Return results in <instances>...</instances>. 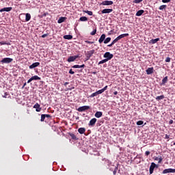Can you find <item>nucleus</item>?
Segmentation results:
<instances>
[{"label":"nucleus","instance_id":"obj_62","mask_svg":"<svg viewBox=\"0 0 175 175\" xmlns=\"http://www.w3.org/2000/svg\"><path fill=\"white\" fill-rule=\"evenodd\" d=\"M92 75H96V71L93 72Z\"/></svg>","mask_w":175,"mask_h":175},{"label":"nucleus","instance_id":"obj_37","mask_svg":"<svg viewBox=\"0 0 175 175\" xmlns=\"http://www.w3.org/2000/svg\"><path fill=\"white\" fill-rule=\"evenodd\" d=\"M90 35L94 36V35H96V29H94L91 33Z\"/></svg>","mask_w":175,"mask_h":175},{"label":"nucleus","instance_id":"obj_16","mask_svg":"<svg viewBox=\"0 0 175 175\" xmlns=\"http://www.w3.org/2000/svg\"><path fill=\"white\" fill-rule=\"evenodd\" d=\"M157 42H159V38L152 39L149 41L150 44H155Z\"/></svg>","mask_w":175,"mask_h":175},{"label":"nucleus","instance_id":"obj_10","mask_svg":"<svg viewBox=\"0 0 175 175\" xmlns=\"http://www.w3.org/2000/svg\"><path fill=\"white\" fill-rule=\"evenodd\" d=\"M96 121H97V120L95 118L90 120V121L88 124L89 126H94L95 125V124H96Z\"/></svg>","mask_w":175,"mask_h":175},{"label":"nucleus","instance_id":"obj_60","mask_svg":"<svg viewBox=\"0 0 175 175\" xmlns=\"http://www.w3.org/2000/svg\"><path fill=\"white\" fill-rule=\"evenodd\" d=\"M2 12H4V11H3V8H2V9L0 10V13H2Z\"/></svg>","mask_w":175,"mask_h":175},{"label":"nucleus","instance_id":"obj_54","mask_svg":"<svg viewBox=\"0 0 175 175\" xmlns=\"http://www.w3.org/2000/svg\"><path fill=\"white\" fill-rule=\"evenodd\" d=\"M31 81H33L31 78H30L28 81H27V83L29 84V83H31Z\"/></svg>","mask_w":175,"mask_h":175},{"label":"nucleus","instance_id":"obj_34","mask_svg":"<svg viewBox=\"0 0 175 175\" xmlns=\"http://www.w3.org/2000/svg\"><path fill=\"white\" fill-rule=\"evenodd\" d=\"M108 60L107 59H104L98 62V65H100L102 64H105V62H107Z\"/></svg>","mask_w":175,"mask_h":175},{"label":"nucleus","instance_id":"obj_40","mask_svg":"<svg viewBox=\"0 0 175 175\" xmlns=\"http://www.w3.org/2000/svg\"><path fill=\"white\" fill-rule=\"evenodd\" d=\"M5 44L9 45V43H6V42H5V41H1V42H0V45H1V46H3V45H5Z\"/></svg>","mask_w":175,"mask_h":175},{"label":"nucleus","instance_id":"obj_56","mask_svg":"<svg viewBox=\"0 0 175 175\" xmlns=\"http://www.w3.org/2000/svg\"><path fill=\"white\" fill-rule=\"evenodd\" d=\"M113 34V30H111L109 32V35H112Z\"/></svg>","mask_w":175,"mask_h":175},{"label":"nucleus","instance_id":"obj_43","mask_svg":"<svg viewBox=\"0 0 175 175\" xmlns=\"http://www.w3.org/2000/svg\"><path fill=\"white\" fill-rule=\"evenodd\" d=\"M85 43H88V44H93L94 42L88 41V40H85Z\"/></svg>","mask_w":175,"mask_h":175},{"label":"nucleus","instance_id":"obj_57","mask_svg":"<svg viewBox=\"0 0 175 175\" xmlns=\"http://www.w3.org/2000/svg\"><path fill=\"white\" fill-rule=\"evenodd\" d=\"M68 84H69V82H65V83L64 84V85L65 87H66V85H67Z\"/></svg>","mask_w":175,"mask_h":175},{"label":"nucleus","instance_id":"obj_44","mask_svg":"<svg viewBox=\"0 0 175 175\" xmlns=\"http://www.w3.org/2000/svg\"><path fill=\"white\" fill-rule=\"evenodd\" d=\"M9 94L8 92L4 93V95H3V98H8L9 96Z\"/></svg>","mask_w":175,"mask_h":175},{"label":"nucleus","instance_id":"obj_38","mask_svg":"<svg viewBox=\"0 0 175 175\" xmlns=\"http://www.w3.org/2000/svg\"><path fill=\"white\" fill-rule=\"evenodd\" d=\"M143 124H144V122L142 120H139L137 122V125H143Z\"/></svg>","mask_w":175,"mask_h":175},{"label":"nucleus","instance_id":"obj_58","mask_svg":"<svg viewBox=\"0 0 175 175\" xmlns=\"http://www.w3.org/2000/svg\"><path fill=\"white\" fill-rule=\"evenodd\" d=\"M118 94V92H117V91H115L114 92H113V94L114 95H117Z\"/></svg>","mask_w":175,"mask_h":175},{"label":"nucleus","instance_id":"obj_55","mask_svg":"<svg viewBox=\"0 0 175 175\" xmlns=\"http://www.w3.org/2000/svg\"><path fill=\"white\" fill-rule=\"evenodd\" d=\"M170 125H172L173 124V120H170L169 122Z\"/></svg>","mask_w":175,"mask_h":175},{"label":"nucleus","instance_id":"obj_1","mask_svg":"<svg viewBox=\"0 0 175 175\" xmlns=\"http://www.w3.org/2000/svg\"><path fill=\"white\" fill-rule=\"evenodd\" d=\"M94 53H95V50H94V49L87 51L85 54V55L86 57L85 61H88V59H90V58H91V57H92V55H94Z\"/></svg>","mask_w":175,"mask_h":175},{"label":"nucleus","instance_id":"obj_13","mask_svg":"<svg viewBox=\"0 0 175 175\" xmlns=\"http://www.w3.org/2000/svg\"><path fill=\"white\" fill-rule=\"evenodd\" d=\"M33 109H36V111L39 112L41 111L42 108H40V105L39 103H36L33 106Z\"/></svg>","mask_w":175,"mask_h":175},{"label":"nucleus","instance_id":"obj_14","mask_svg":"<svg viewBox=\"0 0 175 175\" xmlns=\"http://www.w3.org/2000/svg\"><path fill=\"white\" fill-rule=\"evenodd\" d=\"M113 9H104L101 11L102 14L111 13Z\"/></svg>","mask_w":175,"mask_h":175},{"label":"nucleus","instance_id":"obj_50","mask_svg":"<svg viewBox=\"0 0 175 175\" xmlns=\"http://www.w3.org/2000/svg\"><path fill=\"white\" fill-rule=\"evenodd\" d=\"M70 75H75V71H73L72 69L69 70Z\"/></svg>","mask_w":175,"mask_h":175},{"label":"nucleus","instance_id":"obj_29","mask_svg":"<svg viewBox=\"0 0 175 175\" xmlns=\"http://www.w3.org/2000/svg\"><path fill=\"white\" fill-rule=\"evenodd\" d=\"M79 21H88V18L87 16H81L79 18Z\"/></svg>","mask_w":175,"mask_h":175},{"label":"nucleus","instance_id":"obj_45","mask_svg":"<svg viewBox=\"0 0 175 175\" xmlns=\"http://www.w3.org/2000/svg\"><path fill=\"white\" fill-rule=\"evenodd\" d=\"M172 0H162L163 3H168V2H170Z\"/></svg>","mask_w":175,"mask_h":175},{"label":"nucleus","instance_id":"obj_36","mask_svg":"<svg viewBox=\"0 0 175 175\" xmlns=\"http://www.w3.org/2000/svg\"><path fill=\"white\" fill-rule=\"evenodd\" d=\"M44 120H46V116L44 114H42L41 119H40L41 122H43V121H44Z\"/></svg>","mask_w":175,"mask_h":175},{"label":"nucleus","instance_id":"obj_15","mask_svg":"<svg viewBox=\"0 0 175 175\" xmlns=\"http://www.w3.org/2000/svg\"><path fill=\"white\" fill-rule=\"evenodd\" d=\"M152 73H154V68H148L146 70V75H152Z\"/></svg>","mask_w":175,"mask_h":175},{"label":"nucleus","instance_id":"obj_46","mask_svg":"<svg viewBox=\"0 0 175 175\" xmlns=\"http://www.w3.org/2000/svg\"><path fill=\"white\" fill-rule=\"evenodd\" d=\"M118 41L116 40V39H114L113 41H112V42H111V44H116V43H117Z\"/></svg>","mask_w":175,"mask_h":175},{"label":"nucleus","instance_id":"obj_28","mask_svg":"<svg viewBox=\"0 0 175 175\" xmlns=\"http://www.w3.org/2000/svg\"><path fill=\"white\" fill-rule=\"evenodd\" d=\"M83 13H87V14H88V16H92V14H94L92 11L83 10Z\"/></svg>","mask_w":175,"mask_h":175},{"label":"nucleus","instance_id":"obj_48","mask_svg":"<svg viewBox=\"0 0 175 175\" xmlns=\"http://www.w3.org/2000/svg\"><path fill=\"white\" fill-rule=\"evenodd\" d=\"M46 118H51V115L50 114H44Z\"/></svg>","mask_w":175,"mask_h":175},{"label":"nucleus","instance_id":"obj_24","mask_svg":"<svg viewBox=\"0 0 175 175\" xmlns=\"http://www.w3.org/2000/svg\"><path fill=\"white\" fill-rule=\"evenodd\" d=\"M29 20H31V14H25V21H29Z\"/></svg>","mask_w":175,"mask_h":175},{"label":"nucleus","instance_id":"obj_32","mask_svg":"<svg viewBox=\"0 0 175 175\" xmlns=\"http://www.w3.org/2000/svg\"><path fill=\"white\" fill-rule=\"evenodd\" d=\"M166 8H167L166 5H162L159 8V10H166Z\"/></svg>","mask_w":175,"mask_h":175},{"label":"nucleus","instance_id":"obj_41","mask_svg":"<svg viewBox=\"0 0 175 175\" xmlns=\"http://www.w3.org/2000/svg\"><path fill=\"white\" fill-rule=\"evenodd\" d=\"M104 91L103 89L100 90H98L97 91V94L98 95L100 94H103Z\"/></svg>","mask_w":175,"mask_h":175},{"label":"nucleus","instance_id":"obj_39","mask_svg":"<svg viewBox=\"0 0 175 175\" xmlns=\"http://www.w3.org/2000/svg\"><path fill=\"white\" fill-rule=\"evenodd\" d=\"M133 3H140V2H143V0H134Z\"/></svg>","mask_w":175,"mask_h":175},{"label":"nucleus","instance_id":"obj_35","mask_svg":"<svg viewBox=\"0 0 175 175\" xmlns=\"http://www.w3.org/2000/svg\"><path fill=\"white\" fill-rule=\"evenodd\" d=\"M94 96H98V92H96L94 93H92L90 96V98H94Z\"/></svg>","mask_w":175,"mask_h":175},{"label":"nucleus","instance_id":"obj_7","mask_svg":"<svg viewBox=\"0 0 175 175\" xmlns=\"http://www.w3.org/2000/svg\"><path fill=\"white\" fill-rule=\"evenodd\" d=\"M163 174H167V173H175V169L168 168L162 172Z\"/></svg>","mask_w":175,"mask_h":175},{"label":"nucleus","instance_id":"obj_63","mask_svg":"<svg viewBox=\"0 0 175 175\" xmlns=\"http://www.w3.org/2000/svg\"><path fill=\"white\" fill-rule=\"evenodd\" d=\"M43 16H44V17H46V16H47V14L44 13V14H43Z\"/></svg>","mask_w":175,"mask_h":175},{"label":"nucleus","instance_id":"obj_31","mask_svg":"<svg viewBox=\"0 0 175 175\" xmlns=\"http://www.w3.org/2000/svg\"><path fill=\"white\" fill-rule=\"evenodd\" d=\"M162 99H165V96L161 95L156 97L157 100H162Z\"/></svg>","mask_w":175,"mask_h":175},{"label":"nucleus","instance_id":"obj_17","mask_svg":"<svg viewBox=\"0 0 175 175\" xmlns=\"http://www.w3.org/2000/svg\"><path fill=\"white\" fill-rule=\"evenodd\" d=\"M94 116L96 118H100V117L103 116V113H102V111H97L96 112Z\"/></svg>","mask_w":175,"mask_h":175},{"label":"nucleus","instance_id":"obj_6","mask_svg":"<svg viewBox=\"0 0 175 175\" xmlns=\"http://www.w3.org/2000/svg\"><path fill=\"white\" fill-rule=\"evenodd\" d=\"M114 3L112 1H104L100 5H103V6H111Z\"/></svg>","mask_w":175,"mask_h":175},{"label":"nucleus","instance_id":"obj_22","mask_svg":"<svg viewBox=\"0 0 175 175\" xmlns=\"http://www.w3.org/2000/svg\"><path fill=\"white\" fill-rule=\"evenodd\" d=\"M143 13H144V11L143 10H140L137 12V13L135 14V16H137V17H140V16H142Z\"/></svg>","mask_w":175,"mask_h":175},{"label":"nucleus","instance_id":"obj_21","mask_svg":"<svg viewBox=\"0 0 175 175\" xmlns=\"http://www.w3.org/2000/svg\"><path fill=\"white\" fill-rule=\"evenodd\" d=\"M72 68H74V69H80V68H85V64H82V65H74L72 66Z\"/></svg>","mask_w":175,"mask_h":175},{"label":"nucleus","instance_id":"obj_23","mask_svg":"<svg viewBox=\"0 0 175 175\" xmlns=\"http://www.w3.org/2000/svg\"><path fill=\"white\" fill-rule=\"evenodd\" d=\"M167 80H168V77H165L161 81V85H165V84H166V83H167Z\"/></svg>","mask_w":175,"mask_h":175},{"label":"nucleus","instance_id":"obj_61","mask_svg":"<svg viewBox=\"0 0 175 175\" xmlns=\"http://www.w3.org/2000/svg\"><path fill=\"white\" fill-rule=\"evenodd\" d=\"M25 85H27V83H25L23 84V88H24V87H25Z\"/></svg>","mask_w":175,"mask_h":175},{"label":"nucleus","instance_id":"obj_2","mask_svg":"<svg viewBox=\"0 0 175 175\" xmlns=\"http://www.w3.org/2000/svg\"><path fill=\"white\" fill-rule=\"evenodd\" d=\"M91 109V107L88 105H84L82 107H79L78 109H77V111H79V113H83V111H86V110H90Z\"/></svg>","mask_w":175,"mask_h":175},{"label":"nucleus","instance_id":"obj_9","mask_svg":"<svg viewBox=\"0 0 175 175\" xmlns=\"http://www.w3.org/2000/svg\"><path fill=\"white\" fill-rule=\"evenodd\" d=\"M40 65V62L33 63L31 65L29 66V69H35V68H38Z\"/></svg>","mask_w":175,"mask_h":175},{"label":"nucleus","instance_id":"obj_3","mask_svg":"<svg viewBox=\"0 0 175 175\" xmlns=\"http://www.w3.org/2000/svg\"><path fill=\"white\" fill-rule=\"evenodd\" d=\"M104 58H105V59L107 61H110V59H111V58H113L114 57V55L111 53H110V52H106L104 55H103Z\"/></svg>","mask_w":175,"mask_h":175},{"label":"nucleus","instance_id":"obj_64","mask_svg":"<svg viewBox=\"0 0 175 175\" xmlns=\"http://www.w3.org/2000/svg\"><path fill=\"white\" fill-rule=\"evenodd\" d=\"M173 144H174V146H175V142Z\"/></svg>","mask_w":175,"mask_h":175},{"label":"nucleus","instance_id":"obj_25","mask_svg":"<svg viewBox=\"0 0 175 175\" xmlns=\"http://www.w3.org/2000/svg\"><path fill=\"white\" fill-rule=\"evenodd\" d=\"M31 80L33 81V80H41V78L38 76V75H35L31 77Z\"/></svg>","mask_w":175,"mask_h":175},{"label":"nucleus","instance_id":"obj_59","mask_svg":"<svg viewBox=\"0 0 175 175\" xmlns=\"http://www.w3.org/2000/svg\"><path fill=\"white\" fill-rule=\"evenodd\" d=\"M112 46H113V44H111H111L107 45V47H111Z\"/></svg>","mask_w":175,"mask_h":175},{"label":"nucleus","instance_id":"obj_8","mask_svg":"<svg viewBox=\"0 0 175 175\" xmlns=\"http://www.w3.org/2000/svg\"><path fill=\"white\" fill-rule=\"evenodd\" d=\"M79 58V55H75V56H70L68 58V62H74V61H76Z\"/></svg>","mask_w":175,"mask_h":175},{"label":"nucleus","instance_id":"obj_11","mask_svg":"<svg viewBox=\"0 0 175 175\" xmlns=\"http://www.w3.org/2000/svg\"><path fill=\"white\" fill-rule=\"evenodd\" d=\"M126 36H129V33H124V34H121L119 36H118L116 38V40H121V39L126 38Z\"/></svg>","mask_w":175,"mask_h":175},{"label":"nucleus","instance_id":"obj_18","mask_svg":"<svg viewBox=\"0 0 175 175\" xmlns=\"http://www.w3.org/2000/svg\"><path fill=\"white\" fill-rule=\"evenodd\" d=\"M78 132L79 133H80V135H83V133H85V128L84 127H81L78 129Z\"/></svg>","mask_w":175,"mask_h":175},{"label":"nucleus","instance_id":"obj_53","mask_svg":"<svg viewBox=\"0 0 175 175\" xmlns=\"http://www.w3.org/2000/svg\"><path fill=\"white\" fill-rule=\"evenodd\" d=\"M170 137L167 134L165 135V139H169Z\"/></svg>","mask_w":175,"mask_h":175},{"label":"nucleus","instance_id":"obj_47","mask_svg":"<svg viewBox=\"0 0 175 175\" xmlns=\"http://www.w3.org/2000/svg\"><path fill=\"white\" fill-rule=\"evenodd\" d=\"M172 58L167 57L166 59H165V62H170Z\"/></svg>","mask_w":175,"mask_h":175},{"label":"nucleus","instance_id":"obj_51","mask_svg":"<svg viewBox=\"0 0 175 175\" xmlns=\"http://www.w3.org/2000/svg\"><path fill=\"white\" fill-rule=\"evenodd\" d=\"M47 36H49V33H45V34H43V35L41 36V38H46V37H47Z\"/></svg>","mask_w":175,"mask_h":175},{"label":"nucleus","instance_id":"obj_27","mask_svg":"<svg viewBox=\"0 0 175 175\" xmlns=\"http://www.w3.org/2000/svg\"><path fill=\"white\" fill-rule=\"evenodd\" d=\"M69 135L72 140H77V137L75 134L69 133Z\"/></svg>","mask_w":175,"mask_h":175},{"label":"nucleus","instance_id":"obj_12","mask_svg":"<svg viewBox=\"0 0 175 175\" xmlns=\"http://www.w3.org/2000/svg\"><path fill=\"white\" fill-rule=\"evenodd\" d=\"M105 39H106V34H102L98 40V42L100 44L103 43V42H105Z\"/></svg>","mask_w":175,"mask_h":175},{"label":"nucleus","instance_id":"obj_19","mask_svg":"<svg viewBox=\"0 0 175 175\" xmlns=\"http://www.w3.org/2000/svg\"><path fill=\"white\" fill-rule=\"evenodd\" d=\"M65 20H66V17H60L59 20L57 21L58 24H62V23L65 22Z\"/></svg>","mask_w":175,"mask_h":175},{"label":"nucleus","instance_id":"obj_30","mask_svg":"<svg viewBox=\"0 0 175 175\" xmlns=\"http://www.w3.org/2000/svg\"><path fill=\"white\" fill-rule=\"evenodd\" d=\"M110 40H111V38L108 37L105 40H104V44H107V43H109L110 42Z\"/></svg>","mask_w":175,"mask_h":175},{"label":"nucleus","instance_id":"obj_5","mask_svg":"<svg viewBox=\"0 0 175 175\" xmlns=\"http://www.w3.org/2000/svg\"><path fill=\"white\" fill-rule=\"evenodd\" d=\"M155 167H158V165H157V164H155V163L154 162L151 163V165L149 168L150 174H152V173H154V169H155Z\"/></svg>","mask_w":175,"mask_h":175},{"label":"nucleus","instance_id":"obj_49","mask_svg":"<svg viewBox=\"0 0 175 175\" xmlns=\"http://www.w3.org/2000/svg\"><path fill=\"white\" fill-rule=\"evenodd\" d=\"M150 151H146V152H145V155H146V157H148V155H150Z\"/></svg>","mask_w":175,"mask_h":175},{"label":"nucleus","instance_id":"obj_52","mask_svg":"<svg viewBox=\"0 0 175 175\" xmlns=\"http://www.w3.org/2000/svg\"><path fill=\"white\" fill-rule=\"evenodd\" d=\"M102 90H103V91H104V92H105V91H106V90H107V85H106L105 87H104Z\"/></svg>","mask_w":175,"mask_h":175},{"label":"nucleus","instance_id":"obj_33","mask_svg":"<svg viewBox=\"0 0 175 175\" xmlns=\"http://www.w3.org/2000/svg\"><path fill=\"white\" fill-rule=\"evenodd\" d=\"M13 9L12 7H8V8H3V12H10Z\"/></svg>","mask_w":175,"mask_h":175},{"label":"nucleus","instance_id":"obj_42","mask_svg":"<svg viewBox=\"0 0 175 175\" xmlns=\"http://www.w3.org/2000/svg\"><path fill=\"white\" fill-rule=\"evenodd\" d=\"M117 170H118V167H116L115 170L113 172V175L117 174Z\"/></svg>","mask_w":175,"mask_h":175},{"label":"nucleus","instance_id":"obj_4","mask_svg":"<svg viewBox=\"0 0 175 175\" xmlns=\"http://www.w3.org/2000/svg\"><path fill=\"white\" fill-rule=\"evenodd\" d=\"M13 62V59L10 57H5L1 61V64H10Z\"/></svg>","mask_w":175,"mask_h":175},{"label":"nucleus","instance_id":"obj_26","mask_svg":"<svg viewBox=\"0 0 175 175\" xmlns=\"http://www.w3.org/2000/svg\"><path fill=\"white\" fill-rule=\"evenodd\" d=\"M154 161H159L158 163H161L163 159L162 158V157H154Z\"/></svg>","mask_w":175,"mask_h":175},{"label":"nucleus","instance_id":"obj_20","mask_svg":"<svg viewBox=\"0 0 175 175\" xmlns=\"http://www.w3.org/2000/svg\"><path fill=\"white\" fill-rule=\"evenodd\" d=\"M64 39H66L67 40H71V39H73V36L72 35H65L64 36Z\"/></svg>","mask_w":175,"mask_h":175}]
</instances>
